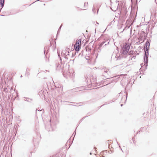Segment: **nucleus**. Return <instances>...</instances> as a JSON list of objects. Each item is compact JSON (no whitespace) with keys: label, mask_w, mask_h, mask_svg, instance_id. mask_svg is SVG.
Wrapping results in <instances>:
<instances>
[{"label":"nucleus","mask_w":157,"mask_h":157,"mask_svg":"<svg viewBox=\"0 0 157 157\" xmlns=\"http://www.w3.org/2000/svg\"><path fill=\"white\" fill-rule=\"evenodd\" d=\"M1 10H0V12H1Z\"/></svg>","instance_id":"6e6d98bb"},{"label":"nucleus","mask_w":157,"mask_h":157,"mask_svg":"<svg viewBox=\"0 0 157 157\" xmlns=\"http://www.w3.org/2000/svg\"><path fill=\"white\" fill-rule=\"evenodd\" d=\"M24 100L28 102H31V101L33 100V99L31 98H28L24 97Z\"/></svg>","instance_id":"9b49d317"},{"label":"nucleus","mask_w":157,"mask_h":157,"mask_svg":"<svg viewBox=\"0 0 157 157\" xmlns=\"http://www.w3.org/2000/svg\"><path fill=\"white\" fill-rule=\"evenodd\" d=\"M77 128H76V129H75V130H76V129H77Z\"/></svg>","instance_id":"de8ad7c7"},{"label":"nucleus","mask_w":157,"mask_h":157,"mask_svg":"<svg viewBox=\"0 0 157 157\" xmlns=\"http://www.w3.org/2000/svg\"><path fill=\"white\" fill-rule=\"evenodd\" d=\"M132 139H133V138H132ZM133 143H134V140H133Z\"/></svg>","instance_id":"79ce46f5"},{"label":"nucleus","mask_w":157,"mask_h":157,"mask_svg":"<svg viewBox=\"0 0 157 157\" xmlns=\"http://www.w3.org/2000/svg\"><path fill=\"white\" fill-rule=\"evenodd\" d=\"M40 1L39 0H37L35 2H33V3H34V2H37V1Z\"/></svg>","instance_id":"c756f323"},{"label":"nucleus","mask_w":157,"mask_h":157,"mask_svg":"<svg viewBox=\"0 0 157 157\" xmlns=\"http://www.w3.org/2000/svg\"><path fill=\"white\" fill-rule=\"evenodd\" d=\"M104 105H102L101 106H100L99 107L100 108L102 106H103Z\"/></svg>","instance_id":"4c0bfd02"},{"label":"nucleus","mask_w":157,"mask_h":157,"mask_svg":"<svg viewBox=\"0 0 157 157\" xmlns=\"http://www.w3.org/2000/svg\"><path fill=\"white\" fill-rule=\"evenodd\" d=\"M57 53H58V56H59V58H60V60H61V57H60V55L59 54V53H58V52H57Z\"/></svg>","instance_id":"5701e85b"},{"label":"nucleus","mask_w":157,"mask_h":157,"mask_svg":"<svg viewBox=\"0 0 157 157\" xmlns=\"http://www.w3.org/2000/svg\"><path fill=\"white\" fill-rule=\"evenodd\" d=\"M88 4V3H86V2H85L84 3V6H86V5H87Z\"/></svg>","instance_id":"b1692460"},{"label":"nucleus","mask_w":157,"mask_h":157,"mask_svg":"<svg viewBox=\"0 0 157 157\" xmlns=\"http://www.w3.org/2000/svg\"><path fill=\"white\" fill-rule=\"evenodd\" d=\"M96 23H97L98 25V24H98V22H96Z\"/></svg>","instance_id":"f704fd0d"},{"label":"nucleus","mask_w":157,"mask_h":157,"mask_svg":"<svg viewBox=\"0 0 157 157\" xmlns=\"http://www.w3.org/2000/svg\"><path fill=\"white\" fill-rule=\"evenodd\" d=\"M147 37V36L145 35V32L142 31L138 39L140 41H142V42H143L146 40Z\"/></svg>","instance_id":"20e7f679"},{"label":"nucleus","mask_w":157,"mask_h":157,"mask_svg":"<svg viewBox=\"0 0 157 157\" xmlns=\"http://www.w3.org/2000/svg\"><path fill=\"white\" fill-rule=\"evenodd\" d=\"M33 141H34H34H35V140H34V139H33Z\"/></svg>","instance_id":"37998d69"},{"label":"nucleus","mask_w":157,"mask_h":157,"mask_svg":"<svg viewBox=\"0 0 157 157\" xmlns=\"http://www.w3.org/2000/svg\"><path fill=\"white\" fill-rule=\"evenodd\" d=\"M5 0H0V4L2 7V9L4 6Z\"/></svg>","instance_id":"9d476101"},{"label":"nucleus","mask_w":157,"mask_h":157,"mask_svg":"<svg viewBox=\"0 0 157 157\" xmlns=\"http://www.w3.org/2000/svg\"><path fill=\"white\" fill-rule=\"evenodd\" d=\"M138 132H137V134H138Z\"/></svg>","instance_id":"603ef678"},{"label":"nucleus","mask_w":157,"mask_h":157,"mask_svg":"<svg viewBox=\"0 0 157 157\" xmlns=\"http://www.w3.org/2000/svg\"><path fill=\"white\" fill-rule=\"evenodd\" d=\"M113 80H111V81H109L108 80H107L106 81V82H106L105 85H107L108 84L111 83Z\"/></svg>","instance_id":"4468645a"},{"label":"nucleus","mask_w":157,"mask_h":157,"mask_svg":"<svg viewBox=\"0 0 157 157\" xmlns=\"http://www.w3.org/2000/svg\"><path fill=\"white\" fill-rule=\"evenodd\" d=\"M63 76H64L65 77H66V76H64V73H63Z\"/></svg>","instance_id":"2f4dec72"},{"label":"nucleus","mask_w":157,"mask_h":157,"mask_svg":"<svg viewBox=\"0 0 157 157\" xmlns=\"http://www.w3.org/2000/svg\"><path fill=\"white\" fill-rule=\"evenodd\" d=\"M49 121H50V122H51V119H50V120Z\"/></svg>","instance_id":"ea45409f"},{"label":"nucleus","mask_w":157,"mask_h":157,"mask_svg":"<svg viewBox=\"0 0 157 157\" xmlns=\"http://www.w3.org/2000/svg\"><path fill=\"white\" fill-rule=\"evenodd\" d=\"M97 56H96V58H97Z\"/></svg>","instance_id":"5fc2aeb1"},{"label":"nucleus","mask_w":157,"mask_h":157,"mask_svg":"<svg viewBox=\"0 0 157 157\" xmlns=\"http://www.w3.org/2000/svg\"><path fill=\"white\" fill-rule=\"evenodd\" d=\"M7 88H4V90H3V91H4L6 93L7 91Z\"/></svg>","instance_id":"a211bd4d"},{"label":"nucleus","mask_w":157,"mask_h":157,"mask_svg":"<svg viewBox=\"0 0 157 157\" xmlns=\"http://www.w3.org/2000/svg\"><path fill=\"white\" fill-rule=\"evenodd\" d=\"M156 0H155V2H156Z\"/></svg>","instance_id":"13d9d810"},{"label":"nucleus","mask_w":157,"mask_h":157,"mask_svg":"<svg viewBox=\"0 0 157 157\" xmlns=\"http://www.w3.org/2000/svg\"><path fill=\"white\" fill-rule=\"evenodd\" d=\"M117 141V144H118V142H117V141Z\"/></svg>","instance_id":"8fccbe9b"},{"label":"nucleus","mask_w":157,"mask_h":157,"mask_svg":"<svg viewBox=\"0 0 157 157\" xmlns=\"http://www.w3.org/2000/svg\"><path fill=\"white\" fill-rule=\"evenodd\" d=\"M77 128H76V129H75V130H76V129H77Z\"/></svg>","instance_id":"09e8293b"},{"label":"nucleus","mask_w":157,"mask_h":157,"mask_svg":"<svg viewBox=\"0 0 157 157\" xmlns=\"http://www.w3.org/2000/svg\"><path fill=\"white\" fill-rule=\"evenodd\" d=\"M82 40L81 39L77 40L76 43L75 44H77L78 45H81V42Z\"/></svg>","instance_id":"f8f14e48"},{"label":"nucleus","mask_w":157,"mask_h":157,"mask_svg":"<svg viewBox=\"0 0 157 157\" xmlns=\"http://www.w3.org/2000/svg\"><path fill=\"white\" fill-rule=\"evenodd\" d=\"M107 42L106 41H105V40H104L102 42L99 44V47L98 48V49H99V50L100 51L101 49V47H102V46Z\"/></svg>","instance_id":"6e6552de"},{"label":"nucleus","mask_w":157,"mask_h":157,"mask_svg":"<svg viewBox=\"0 0 157 157\" xmlns=\"http://www.w3.org/2000/svg\"><path fill=\"white\" fill-rule=\"evenodd\" d=\"M126 99H127V98L128 94L127 93H126Z\"/></svg>","instance_id":"c85d7f7f"},{"label":"nucleus","mask_w":157,"mask_h":157,"mask_svg":"<svg viewBox=\"0 0 157 157\" xmlns=\"http://www.w3.org/2000/svg\"><path fill=\"white\" fill-rule=\"evenodd\" d=\"M44 5H45V4H44Z\"/></svg>","instance_id":"864d4df0"},{"label":"nucleus","mask_w":157,"mask_h":157,"mask_svg":"<svg viewBox=\"0 0 157 157\" xmlns=\"http://www.w3.org/2000/svg\"><path fill=\"white\" fill-rule=\"evenodd\" d=\"M133 53V51H130V52H128V54L129 55H131V54H132Z\"/></svg>","instance_id":"f3484780"},{"label":"nucleus","mask_w":157,"mask_h":157,"mask_svg":"<svg viewBox=\"0 0 157 157\" xmlns=\"http://www.w3.org/2000/svg\"><path fill=\"white\" fill-rule=\"evenodd\" d=\"M127 12V11L126 10V11H125V15H126V14Z\"/></svg>","instance_id":"7c9ffc66"},{"label":"nucleus","mask_w":157,"mask_h":157,"mask_svg":"<svg viewBox=\"0 0 157 157\" xmlns=\"http://www.w3.org/2000/svg\"><path fill=\"white\" fill-rule=\"evenodd\" d=\"M37 111H38L41 112L42 113H43V112L42 111V109H41V110H40V109H36V114H37Z\"/></svg>","instance_id":"2eb2a0df"},{"label":"nucleus","mask_w":157,"mask_h":157,"mask_svg":"<svg viewBox=\"0 0 157 157\" xmlns=\"http://www.w3.org/2000/svg\"><path fill=\"white\" fill-rule=\"evenodd\" d=\"M94 148V149H95V150L96 151L97 150V148L96 147H95Z\"/></svg>","instance_id":"473e14b6"},{"label":"nucleus","mask_w":157,"mask_h":157,"mask_svg":"<svg viewBox=\"0 0 157 157\" xmlns=\"http://www.w3.org/2000/svg\"><path fill=\"white\" fill-rule=\"evenodd\" d=\"M70 49L69 48H67L66 49L65 51L63 50L61 53V56H64V58L66 59H68V58L67 57V56H70V55L71 54L72 56L71 57H74L75 55V54H74L73 52H71V51L70 52H69Z\"/></svg>","instance_id":"f03ea898"},{"label":"nucleus","mask_w":157,"mask_h":157,"mask_svg":"<svg viewBox=\"0 0 157 157\" xmlns=\"http://www.w3.org/2000/svg\"><path fill=\"white\" fill-rule=\"evenodd\" d=\"M49 124H48L47 125L45 126V129L48 131H50L51 130H53L51 124L49 125Z\"/></svg>","instance_id":"423d86ee"},{"label":"nucleus","mask_w":157,"mask_h":157,"mask_svg":"<svg viewBox=\"0 0 157 157\" xmlns=\"http://www.w3.org/2000/svg\"><path fill=\"white\" fill-rule=\"evenodd\" d=\"M22 77V75H21V77Z\"/></svg>","instance_id":"3c124183"},{"label":"nucleus","mask_w":157,"mask_h":157,"mask_svg":"<svg viewBox=\"0 0 157 157\" xmlns=\"http://www.w3.org/2000/svg\"><path fill=\"white\" fill-rule=\"evenodd\" d=\"M117 76H115V77H113L111 78H116V77H117Z\"/></svg>","instance_id":"bb28decb"},{"label":"nucleus","mask_w":157,"mask_h":157,"mask_svg":"<svg viewBox=\"0 0 157 157\" xmlns=\"http://www.w3.org/2000/svg\"><path fill=\"white\" fill-rule=\"evenodd\" d=\"M64 102L66 103H65V104L66 105H70V104H69L68 103H72L74 104L76 103H75V102H71L67 101H64ZM76 104H77V103H76Z\"/></svg>","instance_id":"ddd939ff"},{"label":"nucleus","mask_w":157,"mask_h":157,"mask_svg":"<svg viewBox=\"0 0 157 157\" xmlns=\"http://www.w3.org/2000/svg\"><path fill=\"white\" fill-rule=\"evenodd\" d=\"M1 10H0V12H1Z\"/></svg>","instance_id":"4d7b16f0"},{"label":"nucleus","mask_w":157,"mask_h":157,"mask_svg":"<svg viewBox=\"0 0 157 157\" xmlns=\"http://www.w3.org/2000/svg\"><path fill=\"white\" fill-rule=\"evenodd\" d=\"M98 10L97 12V13H98Z\"/></svg>","instance_id":"e433bc0d"},{"label":"nucleus","mask_w":157,"mask_h":157,"mask_svg":"<svg viewBox=\"0 0 157 157\" xmlns=\"http://www.w3.org/2000/svg\"><path fill=\"white\" fill-rule=\"evenodd\" d=\"M90 155H92V153H91V152H90Z\"/></svg>","instance_id":"58836bf2"},{"label":"nucleus","mask_w":157,"mask_h":157,"mask_svg":"<svg viewBox=\"0 0 157 157\" xmlns=\"http://www.w3.org/2000/svg\"><path fill=\"white\" fill-rule=\"evenodd\" d=\"M107 69L105 67L104 68H103V70L105 73H107L108 75H109L110 73V71L107 70Z\"/></svg>","instance_id":"1a4fd4ad"},{"label":"nucleus","mask_w":157,"mask_h":157,"mask_svg":"<svg viewBox=\"0 0 157 157\" xmlns=\"http://www.w3.org/2000/svg\"><path fill=\"white\" fill-rule=\"evenodd\" d=\"M109 42H108L106 44H105V45H104V46H105L106 45H108L109 44Z\"/></svg>","instance_id":"393cba45"},{"label":"nucleus","mask_w":157,"mask_h":157,"mask_svg":"<svg viewBox=\"0 0 157 157\" xmlns=\"http://www.w3.org/2000/svg\"><path fill=\"white\" fill-rule=\"evenodd\" d=\"M123 105L122 104H121V106H123Z\"/></svg>","instance_id":"c9c22d12"},{"label":"nucleus","mask_w":157,"mask_h":157,"mask_svg":"<svg viewBox=\"0 0 157 157\" xmlns=\"http://www.w3.org/2000/svg\"><path fill=\"white\" fill-rule=\"evenodd\" d=\"M77 128H76V129H75V130H76V129H77Z\"/></svg>","instance_id":"a18cd8bd"},{"label":"nucleus","mask_w":157,"mask_h":157,"mask_svg":"<svg viewBox=\"0 0 157 157\" xmlns=\"http://www.w3.org/2000/svg\"><path fill=\"white\" fill-rule=\"evenodd\" d=\"M47 49V47H45L44 48V54H45V50Z\"/></svg>","instance_id":"412c9836"},{"label":"nucleus","mask_w":157,"mask_h":157,"mask_svg":"<svg viewBox=\"0 0 157 157\" xmlns=\"http://www.w3.org/2000/svg\"><path fill=\"white\" fill-rule=\"evenodd\" d=\"M95 10V8L94 6V7H93V9H92V11L94 12V13H95V12H94V10Z\"/></svg>","instance_id":"6ab92c4d"},{"label":"nucleus","mask_w":157,"mask_h":157,"mask_svg":"<svg viewBox=\"0 0 157 157\" xmlns=\"http://www.w3.org/2000/svg\"><path fill=\"white\" fill-rule=\"evenodd\" d=\"M150 43L148 40L146 42L144 48V63H141L140 65L142 67L144 66V69L145 71L147 68V64L148 63V56L149 55L148 51L149 49Z\"/></svg>","instance_id":"f257e3e1"},{"label":"nucleus","mask_w":157,"mask_h":157,"mask_svg":"<svg viewBox=\"0 0 157 157\" xmlns=\"http://www.w3.org/2000/svg\"><path fill=\"white\" fill-rule=\"evenodd\" d=\"M81 46V45H78L77 44H75L74 46V48L75 51H74V50H73L72 51H71V52H73L74 54H75V55L76 54V52H78L80 49Z\"/></svg>","instance_id":"39448f33"},{"label":"nucleus","mask_w":157,"mask_h":157,"mask_svg":"<svg viewBox=\"0 0 157 157\" xmlns=\"http://www.w3.org/2000/svg\"><path fill=\"white\" fill-rule=\"evenodd\" d=\"M62 25H61L60 26V27H59V29H58V32H57V34L58 33H59V32H60V30L61 28V27H62Z\"/></svg>","instance_id":"dca6fc26"},{"label":"nucleus","mask_w":157,"mask_h":157,"mask_svg":"<svg viewBox=\"0 0 157 157\" xmlns=\"http://www.w3.org/2000/svg\"><path fill=\"white\" fill-rule=\"evenodd\" d=\"M89 57H90L89 56H86V59H89Z\"/></svg>","instance_id":"aec40b11"},{"label":"nucleus","mask_w":157,"mask_h":157,"mask_svg":"<svg viewBox=\"0 0 157 157\" xmlns=\"http://www.w3.org/2000/svg\"><path fill=\"white\" fill-rule=\"evenodd\" d=\"M109 78H107L106 79H109Z\"/></svg>","instance_id":"c03bdc74"},{"label":"nucleus","mask_w":157,"mask_h":157,"mask_svg":"<svg viewBox=\"0 0 157 157\" xmlns=\"http://www.w3.org/2000/svg\"><path fill=\"white\" fill-rule=\"evenodd\" d=\"M136 56H133L132 58H134V59H135V57H136Z\"/></svg>","instance_id":"72a5a7b5"},{"label":"nucleus","mask_w":157,"mask_h":157,"mask_svg":"<svg viewBox=\"0 0 157 157\" xmlns=\"http://www.w3.org/2000/svg\"><path fill=\"white\" fill-rule=\"evenodd\" d=\"M29 70H28V69H27V70H26V72L27 73L28 72V71Z\"/></svg>","instance_id":"cd10ccee"},{"label":"nucleus","mask_w":157,"mask_h":157,"mask_svg":"<svg viewBox=\"0 0 157 157\" xmlns=\"http://www.w3.org/2000/svg\"><path fill=\"white\" fill-rule=\"evenodd\" d=\"M90 82H91V84L92 85L93 84H94V83H93V82L91 80H90Z\"/></svg>","instance_id":"a878e982"},{"label":"nucleus","mask_w":157,"mask_h":157,"mask_svg":"<svg viewBox=\"0 0 157 157\" xmlns=\"http://www.w3.org/2000/svg\"><path fill=\"white\" fill-rule=\"evenodd\" d=\"M87 117V116H85V117H83V118L82 119H81V120H80V122H82V120H83V119H84L85 117Z\"/></svg>","instance_id":"4be33fe9"},{"label":"nucleus","mask_w":157,"mask_h":157,"mask_svg":"<svg viewBox=\"0 0 157 157\" xmlns=\"http://www.w3.org/2000/svg\"><path fill=\"white\" fill-rule=\"evenodd\" d=\"M77 128H76V129H75V130H76V129H77Z\"/></svg>","instance_id":"49530a36"},{"label":"nucleus","mask_w":157,"mask_h":157,"mask_svg":"<svg viewBox=\"0 0 157 157\" xmlns=\"http://www.w3.org/2000/svg\"><path fill=\"white\" fill-rule=\"evenodd\" d=\"M61 64L60 63H57L56 64V70L57 71L62 70Z\"/></svg>","instance_id":"0eeeda50"},{"label":"nucleus","mask_w":157,"mask_h":157,"mask_svg":"<svg viewBox=\"0 0 157 157\" xmlns=\"http://www.w3.org/2000/svg\"><path fill=\"white\" fill-rule=\"evenodd\" d=\"M89 113H87V115H88V116H89V115H88V114H89Z\"/></svg>","instance_id":"a19ab883"},{"label":"nucleus","mask_w":157,"mask_h":157,"mask_svg":"<svg viewBox=\"0 0 157 157\" xmlns=\"http://www.w3.org/2000/svg\"><path fill=\"white\" fill-rule=\"evenodd\" d=\"M130 45L129 44L125 43L122 48L121 51L123 54L125 55L127 54L130 49Z\"/></svg>","instance_id":"7ed1b4c3"}]
</instances>
